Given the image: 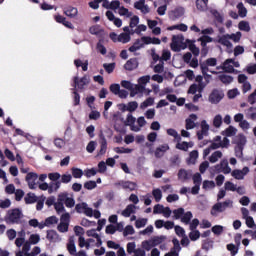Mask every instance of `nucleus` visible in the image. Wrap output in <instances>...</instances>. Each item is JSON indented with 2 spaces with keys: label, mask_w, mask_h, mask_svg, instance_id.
Wrapping results in <instances>:
<instances>
[{
  "label": "nucleus",
  "mask_w": 256,
  "mask_h": 256,
  "mask_svg": "<svg viewBox=\"0 0 256 256\" xmlns=\"http://www.w3.org/2000/svg\"><path fill=\"white\" fill-rule=\"evenodd\" d=\"M200 69L203 75L211 77V75H217V73H237L232 65L228 66H216V65H201Z\"/></svg>",
  "instance_id": "nucleus-1"
},
{
  "label": "nucleus",
  "mask_w": 256,
  "mask_h": 256,
  "mask_svg": "<svg viewBox=\"0 0 256 256\" xmlns=\"http://www.w3.org/2000/svg\"><path fill=\"white\" fill-rule=\"evenodd\" d=\"M21 219H23V212L19 208L8 210L5 216L6 223L10 225H19Z\"/></svg>",
  "instance_id": "nucleus-2"
},
{
  "label": "nucleus",
  "mask_w": 256,
  "mask_h": 256,
  "mask_svg": "<svg viewBox=\"0 0 256 256\" xmlns=\"http://www.w3.org/2000/svg\"><path fill=\"white\" fill-rule=\"evenodd\" d=\"M227 209H233V200L227 199L224 202L214 204L210 213L213 217H217L219 213H224Z\"/></svg>",
  "instance_id": "nucleus-3"
},
{
  "label": "nucleus",
  "mask_w": 256,
  "mask_h": 256,
  "mask_svg": "<svg viewBox=\"0 0 256 256\" xmlns=\"http://www.w3.org/2000/svg\"><path fill=\"white\" fill-rule=\"evenodd\" d=\"M150 56L152 57V61H154V63H157V61H159V63L164 64L165 61H169L171 59V51H169L168 49H163L162 55L160 56L155 48H151Z\"/></svg>",
  "instance_id": "nucleus-4"
},
{
  "label": "nucleus",
  "mask_w": 256,
  "mask_h": 256,
  "mask_svg": "<svg viewBox=\"0 0 256 256\" xmlns=\"http://www.w3.org/2000/svg\"><path fill=\"white\" fill-rule=\"evenodd\" d=\"M185 37L182 34L172 36V42L170 44L171 49L175 53H179L181 49H185Z\"/></svg>",
  "instance_id": "nucleus-5"
},
{
  "label": "nucleus",
  "mask_w": 256,
  "mask_h": 256,
  "mask_svg": "<svg viewBox=\"0 0 256 256\" xmlns=\"http://www.w3.org/2000/svg\"><path fill=\"white\" fill-rule=\"evenodd\" d=\"M31 246L29 245V242H27L22 250L16 252V256H37L39 253H41V248L39 246H36L32 249L31 252Z\"/></svg>",
  "instance_id": "nucleus-6"
},
{
  "label": "nucleus",
  "mask_w": 256,
  "mask_h": 256,
  "mask_svg": "<svg viewBox=\"0 0 256 256\" xmlns=\"http://www.w3.org/2000/svg\"><path fill=\"white\" fill-rule=\"evenodd\" d=\"M146 45H149V38H147V36H143L136 39L133 45L129 47L128 51H130V53H135L143 49Z\"/></svg>",
  "instance_id": "nucleus-7"
},
{
  "label": "nucleus",
  "mask_w": 256,
  "mask_h": 256,
  "mask_svg": "<svg viewBox=\"0 0 256 256\" xmlns=\"http://www.w3.org/2000/svg\"><path fill=\"white\" fill-rule=\"evenodd\" d=\"M90 78L89 76H84L81 79H79V76H75L73 78V87L77 91H83L87 85H89Z\"/></svg>",
  "instance_id": "nucleus-8"
},
{
  "label": "nucleus",
  "mask_w": 256,
  "mask_h": 256,
  "mask_svg": "<svg viewBox=\"0 0 256 256\" xmlns=\"http://www.w3.org/2000/svg\"><path fill=\"white\" fill-rule=\"evenodd\" d=\"M126 249L129 255H132L133 253V256H147L145 250L143 248H137V244H135V242H129L126 245Z\"/></svg>",
  "instance_id": "nucleus-9"
},
{
  "label": "nucleus",
  "mask_w": 256,
  "mask_h": 256,
  "mask_svg": "<svg viewBox=\"0 0 256 256\" xmlns=\"http://www.w3.org/2000/svg\"><path fill=\"white\" fill-rule=\"evenodd\" d=\"M230 141L227 139V137H224L223 140H221V136H216L213 139V142L211 143V149H219V148H227L229 147Z\"/></svg>",
  "instance_id": "nucleus-10"
},
{
  "label": "nucleus",
  "mask_w": 256,
  "mask_h": 256,
  "mask_svg": "<svg viewBox=\"0 0 256 256\" xmlns=\"http://www.w3.org/2000/svg\"><path fill=\"white\" fill-rule=\"evenodd\" d=\"M209 124L207 123V120H202L200 123V130L197 132V137L199 141H203L204 137H207L209 135Z\"/></svg>",
  "instance_id": "nucleus-11"
},
{
  "label": "nucleus",
  "mask_w": 256,
  "mask_h": 256,
  "mask_svg": "<svg viewBox=\"0 0 256 256\" xmlns=\"http://www.w3.org/2000/svg\"><path fill=\"white\" fill-rule=\"evenodd\" d=\"M214 43H219L220 45H223V47H226V49H233V43L230 41L229 34L217 36Z\"/></svg>",
  "instance_id": "nucleus-12"
},
{
  "label": "nucleus",
  "mask_w": 256,
  "mask_h": 256,
  "mask_svg": "<svg viewBox=\"0 0 256 256\" xmlns=\"http://www.w3.org/2000/svg\"><path fill=\"white\" fill-rule=\"evenodd\" d=\"M75 209L77 213H84L87 217H93V209L85 202L77 204Z\"/></svg>",
  "instance_id": "nucleus-13"
},
{
  "label": "nucleus",
  "mask_w": 256,
  "mask_h": 256,
  "mask_svg": "<svg viewBox=\"0 0 256 256\" xmlns=\"http://www.w3.org/2000/svg\"><path fill=\"white\" fill-rule=\"evenodd\" d=\"M225 97V94L221 90H213L211 94L209 95V102L217 105Z\"/></svg>",
  "instance_id": "nucleus-14"
},
{
  "label": "nucleus",
  "mask_w": 256,
  "mask_h": 256,
  "mask_svg": "<svg viewBox=\"0 0 256 256\" xmlns=\"http://www.w3.org/2000/svg\"><path fill=\"white\" fill-rule=\"evenodd\" d=\"M25 237H27V233L25 232V230H20L18 232V236L14 242L16 247H18V249H21V247L23 249V247H25V245H27L28 242L25 239Z\"/></svg>",
  "instance_id": "nucleus-15"
},
{
  "label": "nucleus",
  "mask_w": 256,
  "mask_h": 256,
  "mask_svg": "<svg viewBox=\"0 0 256 256\" xmlns=\"http://www.w3.org/2000/svg\"><path fill=\"white\" fill-rule=\"evenodd\" d=\"M37 179H39V176L35 172H30L26 175L29 189H37Z\"/></svg>",
  "instance_id": "nucleus-16"
},
{
  "label": "nucleus",
  "mask_w": 256,
  "mask_h": 256,
  "mask_svg": "<svg viewBox=\"0 0 256 256\" xmlns=\"http://www.w3.org/2000/svg\"><path fill=\"white\" fill-rule=\"evenodd\" d=\"M249 167H244L242 170L235 169L231 172V175L234 177V179H237L238 181H242V179H245V175L249 174Z\"/></svg>",
  "instance_id": "nucleus-17"
},
{
  "label": "nucleus",
  "mask_w": 256,
  "mask_h": 256,
  "mask_svg": "<svg viewBox=\"0 0 256 256\" xmlns=\"http://www.w3.org/2000/svg\"><path fill=\"white\" fill-rule=\"evenodd\" d=\"M134 9H137L143 15H147V13H150L151 11V8H149V5L145 4V0L136 1L134 3Z\"/></svg>",
  "instance_id": "nucleus-18"
},
{
  "label": "nucleus",
  "mask_w": 256,
  "mask_h": 256,
  "mask_svg": "<svg viewBox=\"0 0 256 256\" xmlns=\"http://www.w3.org/2000/svg\"><path fill=\"white\" fill-rule=\"evenodd\" d=\"M58 197L59 201H62L66 205V207H75V199H73V197H69V194L60 193Z\"/></svg>",
  "instance_id": "nucleus-19"
},
{
  "label": "nucleus",
  "mask_w": 256,
  "mask_h": 256,
  "mask_svg": "<svg viewBox=\"0 0 256 256\" xmlns=\"http://www.w3.org/2000/svg\"><path fill=\"white\" fill-rule=\"evenodd\" d=\"M135 121H137V118L133 116V114H128L126 118V125L130 127L131 131H134L135 133H139L141 131V128L137 125H135Z\"/></svg>",
  "instance_id": "nucleus-20"
},
{
  "label": "nucleus",
  "mask_w": 256,
  "mask_h": 256,
  "mask_svg": "<svg viewBox=\"0 0 256 256\" xmlns=\"http://www.w3.org/2000/svg\"><path fill=\"white\" fill-rule=\"evenodd\" d=\"M183 15H185V9H183V7H178L169 12V19H171V21H177V19L183 17Z\"/></svg>",
  "instance_id": "nucleus-21"
},
{
  "label": "nucleus",
  "mask_w": 256,
  "mask_h": 256,
  "mask_svg": "<svg viewBox=\"0 0 256 256\" xmlns=\"http://www.w3.org/2000/svg\"><path fill=\"white\" fill-rule=\"evenodd\" d=\"M198 117L196 114H191L186 120H185V127L187 129V131L191 130V129H195V127H197V123H195L197 121Z\"/></svg>",
  "instance_id": "nucleus-22"
},
{
  "label": "nucleus",
  "mask_w": 256,
  "mask_h": 256,
  "mask_svg": "<svg viewBox=\"0 0 256 256\" xmlns=\"http://www.w3.org/2000/svg\"><path fill=\"white\" fill-rule=\"evenodd\" d=\"M137 212V206L135 204H129L126 208L121 212L122 217H131V215H135Z\"/></svg>",
  "instance_id": "nucleus-23"
},
{
  "label": "nucleus",
  "mask_w": 256,
  "mask_h": 256,
  "mask_svg": "<svg viewBox=\"0 0 256 256\" xmlns=\"http://www.w3.org/2000/svg\"><path fill=\"white\" fill-rule=\"evenodd\" d=\"M86 235L88 237H93L94 239H96V243H95L96 247H101L103 245V240H101V236L98 235L97 230L95 229L88 230L86 232Z\"/></svg>",
  "instance_id": "nucleus-24"
},
{
  "label": "nucleus",
  "mask_w": 256,
  "mask_h": 256,
  "mask_svg": "<svg viewBox=\"0 0 256 256\" xmlns=\"http://www.w3.org/2000/svg\"><path fill=\"white\" fill-rule=\"evenodd\" d=\"M66 248L70 255L72 256L77 255V246H75V239L73 237L69 238Z\"/></svg>",
  "instance_id": "nucleus-25"
},
{
  "label": "nucleus",
  "mask_w": 256,
  "mask_h": 256,
  "mask_svg": "<svg viewBox=\"0 0 256 256\" xmlns=\"http://www.w3.org/2000/svg\"><path fill=\"white\" fill-rule=\"evenodd\" d=\"M141 93H145V86H140V84H133L132 89L130 90V97H135V95H139Z\"/></svg>",
  "instance_id": "nucleus-26"
},
{
  "label": "nucleus",
  "mask_w": 256,
  "mask_h": 256,
  "mask_svg": "<svg viewBox=\"0 0 256 256\" xmlns=\"http://www.w3.org/2000/svg\"><path fill=\"white\" fill-rule=\"evenodd\" d=\"M119 185L122 189H126L128 191H135L137 189V183L131 181H121L119 182Z\"/></svg>",
  "instance_id": "nucleus-27"
},
{
  "label": "nucleus",
  "mask_w": 256,
  "mask_h": 256,
  "mask_svg": "<svg viewBox=\"0 0 256 256\" xmlns=\"http://www.w3.org/2000/svg\"><path fill=\"white\" fill-rule=\"evenodd\" d=\"M191 171L189 170H185V169H180L178 171V179L179 181H182L184 183V181H187L189 179H191Z\"/></svg>",
  "instance_id": "nucleus-28"
},
{
  "label": "nucleus",
  "mask_w": 256,
  "mask_h": 256,
  "mask_svg": "<svg viewBox=\"0 0 256 256\" xmlns=\"http://www.w3.org/2000/svg\"><path fill=\"white\" fill-rule=\"evenodd\" d=\"M89 33H91V35H96V37H103L105 35V31L102 30L101 26L99 25L90 27Z\"/></svg>",
  "instance_id": "nucleus-29"
},
{
  "label": "nucleus",
  "mask_w": 256,
  "mask_h": 256,
  "mask_svg": "<svg viewBox=\"0 0 256 256\" xmlns=\"http://www.w3.org/2000/svg\"><path fill=\"white\" fill-rule=\"evenodd\" d=\"M78 13H79V10H77V8H75L73 6H68V7L64 8V14L67 17H70L71 19L77 17Z\"/></svg>",
  "instance_id": "nucleus-30"
},
{
  "label": "nucleus",
  "mask_w": 256,
  "mask_h": 256,
  "mask_svg": "<svg viewBox=\"0 0 256 256\" xmlns=\"http://www.w3.org/2000/svg\"><path fill=\"white\" fill-rule=\"evenodd\" d=\"M61 189V181H56V182H50L48 184V193L49 195L53 193H57Z\"/></svg>",
  "instance_id": "nucleus-31"
},
{
  "label": "nucleus",
  "mask_w": 256,
  "mask_h": 256,
  "mask_svg": "<svg viewBox=\"0 0 256 256\" xmlns=\"http://www.w3.org/2000/svg\"><path fill=\"white\" fill-rule=\"evenodd\" d=\"M166 151H169V145L168 144H164V145L159 146L155 150V157H157L158 159L163 157V155H165Z\"/></svg>",
  "instance_id": "nucleus-32"
},
{
  "label": "nucleus",
  "mask_w": 256,
  "mask_h": 256,
  "mask_svg": "<svg viewBox=\"0 0 256 256\" xmlns=\"http://www.w3.org/2000/svg\"><path fill=\"white\" fill-rule=\"evenodd\" d=\"M197 159H199V151L193 150L189 154V158L187 159L188 165H195L197 163Z\"/></svg>",
  "instance_id": "nucleus-33"
},
{
  "label": "nucleus",
  "mask_w": 256,
  "mask_h": 256,
  "mask_svg": "<svg viewBox=\"0 0 256 256\" xmlns=\"http://www.w3.org/2000/svg\"><path fill=\"white\" fill-rule=\"evenodd\" d=\"M236 147H242L245 148V145H247V137L243 134H239L235 138Z\"/></svg>",
  "instance_id": "nucleus-34"
},
{
  "label": "nucleus",
  "mask_w": 256,
  "mask_h": 256,
  "mask_svg": "<svg viewBox=\"0 0 256 256\" xmlns=\"http://www.w3.org/2000/svg\"><path fill=\"white\" fill-rule=\"evenodd\" d=\"M59 219L56 216H50L43 221V227H51L52 225H57Z\"/></svg>",
  "instance_id": "nucleus-35"
},
{
  "label": "nucleus",
  "mask_w": 256,
  "mask_h": 256,
  "mask_svg": "<svg viewBox=\"0 0 256 256\" xmlns=\"http://www.w3.org/2000/svg\"><path fill=\"white\" fill-rule=\"evenodd\" d=\"M191 147H193V142H178L176 144V149L180 151H188Z\"/></svg>",
  "instance_id": "nucleus-36"
},
{
  "label": "nucleus",
  "mask_w": 256,
  "mask_h": 256,
  "mask_svg": "<svg viewBox=\"0 0 256 256\" xmlns=\"http://www.w3.org/2000/svg\"><path fill=\"white\" fill-rule=\"evenodd\" d=\"M47 239L48 241H52L53 243H57L59 241V234L55 230L47 231Z\"/></svg>",
  "instance_id": "nucleus-37"
},
{
  "label": "nucleus",
  "mask_w": 256,
  "mask_h": 256,
  "mask_svg": "<svg viewBox=\"0 0 256 256\" xmlns=\"http://www.w3.org/2000/svg\"><path fill=\"white\" fill-rule=\"evenodd\" d=\"M218 78L224 85H231V83H233V77L227 74H220Z\"/></svg>",
  "instance_id": "nucleus-38"
},
{
  "label": "nucleus",
  "mask_w": 256,
  "mask_h": 256,
  "mask_svg": "<svg viewBox=\"0 0 256 256\" xmlns=\"http://www.w3.org/2000/svg\"><path fill=\"white\" fill-rule=\"evenodd\" d=\"M101 142H100V151L99 155H105L107 153V139H105V136L101 135Z\"/></svg>",
  "instance_id": "nucleus-39"
},
{
  "label": "nucleus",
  "mask_w": 256,
  "mask_h": 256,
  "mask_svg": "<svg viewBox=\"0 0 256 256\" xmlns=\"http://www.w3.org/2000/svg\"><path fill=\"white\" fill-rule=\"evenodd\" d=\"M28 225L30 226V227H33L34 229H44V227H43V221H41V222H39V220H37V219H30L29 221H28Z\"/></svg>",
  "instance_id": "nucleus-40"
},
{
  "label": "nucleus",
  "mask_w": 256,
  "mask_h": 256,
  "mask_svg": "<svg viewBox=\"0 0 256 256\" xmlns=\"http://www.w3.org/2000/svg\"><path fill=\"white\" fill-rule=\"evenodd\" d=\"M54 208L58 214L65 213V206L63 201L59 200V196L57 202L54 203Z\"/></svg>",
  "instance_id": "nucleus-41"
},
{
  "label": "nucleus",
  "mask_w": 256,
  "mask_h": 256,
  "mask_svg": "<svg viewBox=\"0 0 256 256\" xmlns=\"http://www.w3.org/2000/svg\"><path fill=\"white\" fill-rule=\"evenodd\" d=\"M155 73H162L164 77H173V74L171 72H166L163 65H156L154 66Z\"/></svg>",
  "instance_id": "nucleus-42"
},
{
  "label": "nucleus",
  "mask_w": 256,
  "mask_h": 256,
  "mask_svg": "<svg viewBox=\"0 0 256 256\" xmlns=\"http://www.w3.org/2000/svg\"><path fill=\"white\" fill-rule=\"evenodd\" d=\"M221 157H223V152L222 151H215L209 157V161H210V163H217V161H219V159H221Z\"/></svg>",
  "instance_id": "nucleus-43"
},
{
  "label": "nucleus",
  "mask_w": 256,
  "mask_h": 256,
  "mask_svg": "<svg viewBox=\"0 0 256 256\" xmlns=\"http://www.w3.org/2000/svg\"><path fill=\"white\" fill-rule=\"evenodd\" d=\"M223 135H225V137H233L235 135H237V128L233 127V126H229L228 128H226L223 133Z\"/></svg>",
  "instance_id": "nucleus-44"
},
{
  "label": "nucleus",
  "mask_w": 256,
  "mask_h": 256,
  "mask_svg": "<svg viewBox=\"0 0 256 256\" xmlns=\"http://www.w3.org/2000/svg\"><path fill=\"white\" fill-rule=\"evenodd\" d=\"M40 241L41 236H39V234H32L27 240V243H29V246L31 247V245H37V243H39Z\"/></svg>",
  "instance_id": "nucleus-45"
},
{
  "label": "nucleus",
  "mask_w": 256,
  "mask_h": 256,
  "mask_svg": "<svg viewBox=\"0 0 256 256\" xmlns=\"http://www.w3.org/2000/svg\"><path fill=\"white\" fill-rule=\"evenodd\" d=\"M191 219H193V213H191V211H188L182 215L181 222L185 225H189V223H191Z\"/></svg>",
  "instance_id": "nucleus-46"
},
{
  "label": "nucleus",
  "mask_w": 256,
  "mask_h": 256,
  "mask_svg": "<svg viewBox=\"0 0 256 256\" xmlns=\"http://www.w3.org/2000/svg\"><path fill=\"white\" fill-rule=\"evenodd\" d=\"M245 115H246L247 119H251L252 121H255L256 108L250 107L249 109L245 110Z\"/></svg>",
  "instance_id": "nucleus-47"
},
{
  "label": "nucleus",
  "mask_w": 256,
  "mask_h": 256,
  "mask_svg": "<svg viewBox=\"0 0 256 256\" xmlns=\"http://www.w3.org/2000/svg\"><path fill=\"white\" fill-rule=\"evenodd\" d=\"M238 14L239 17H247V8H245V5H243V2H240L237 4Z\"/></svg>",
  "instance_id": "nucleus-48"
},
{
  "label": "nucleus",
  "mask_w": 256,
  "mask_h": 256,
  "mask_svg": "<svg viewBox=\"0 0 256 256\" xmlns=\"http://www.w3.org/2000/svg\"><path fill=\"white\" fill-rule=\"evenodd\" d=\"M166 133L170 137H173L175 141H181V135H179V132H177V130L170 128L166 130Z\"/></svg>",
  "instance_id": "nucleus-49"
},
{
  "label": "nucleus",
  "mask_w": 256,
  "mask_h": 256,
  "mask_svg": "<svg viewBox=\"0 0 256 256\" xmlns=\"http://www.w3.org/2000/svg\"><path fill=\"white\" fill-rule=\"evenodd\" d=\"M221 125H223V116H221V114H217L213 118V127H215L216 129H219Z\"/></svg>",
  "instance_id": "nucleus-50"
},
{
  "label": "nucleus",
  "mask_w": 256,
  "mask_h": 256,
  "mask_svg": "<svg viewBox=\"0 0 256 256\" xmlns=\"http://www.w3.org/2000/svg\"><path fill=\"white\" fill-rule=\"evenodd\" d=\"M131 41V35L129 33L122 32L119 34V43H129Z\"/></svg>",
  "instance_id": "nucleus-51"
},
{
  "label": "nucleus",
  "mask_w": 256,
  "mask_h": 256,
  "mask_svg": "<svg viewBox=\"0 0 256 256\" xmlns=\"http://www.w3.org/2000/svg\"><path fill=\"white\" fill-rule=\"evenodd\" d=\"M208 0H196V7L198 11H207Z\"/></svg>",
  "instance_id": "nucleus-52"
},
{
  "label": "nucleus",
  "mask_w": 256,
  "mask_h": 256,
  "mask_svg": "<svg viewBox=\"0 0 256 256\" xmlns=\"http://www.w3.org/2000/svg\"><path fill=\"white\" fill-rule=\"evenodd\" d=\"M118 13L119 15H121V17H133V12H129V9L123 6L118 9Z\"/></svg>",
  "instance_id": "nucleus-53"
},
{
  "label": "nucleus",
  "mask_w": 256,
  "mask_h": 256,
  "mask_svg": "<svg viewBox=\"0 0 256 256\" xmlns=\"http://www.w3.org/2000/svg\"><path fill=\"white\" fill-rule=\"evenodd\" d=\"M189 50L191 51V53H193L194 57H198L200 50L199 48H197V46L195 45V43L191 42V41H187Z\"/></svg>",
  "instance_id": "nucleus-54"
},
{
  "label": "nucleus",
  "mask_w": 256,
  "mask_h": 256,
  "mask_svg": "<svg viewBox=\"0 0 256 256\" xmlns=\"http://www.w3.org/2000/svg\"><path fill=\"white\" fill-rule=\"evenodd\" d=\"M198 41L201 43L202 47H205L207 43H213V38L207 35H204L198 39Z\"/></svg>",
  "instance_id": "nucleus-55"
},
{
  "label": "nucleus",
  "mask_w": 256,
  "mask_h": 256,
  "mask_svg": "<svg viewBox=\"0 0 256 256\" xmlns=\"http://www.w3.org/2000/svg\"><path fill=\"white\" fill-rule=\"evenodd\" d=\"M152 195L156 201V203H159V201H161V199H163V193L161 192V189L156 188L152 191Z\"/></svg>",
  "instance_id": "nucleus-56"
},
{
  "label": "nucleus",
  "mask_w": 256,
  "mask_h": 256,
  "mask_svg": "<svg viewBox=\"0 0 256 256\" xmlns=\"http://www.w3.org/2000/svg\"><path fill=\"white\" fill-rule=\"evenodd\" d=\"M141 245L144 251H151V248L155 247L151 239L143 241Z\"/></svg>",
  "instance_id": "nucleus-57"
},
{
  "label": "nucleus",
  "mask_w": 256,
  "mask_h": 256,
  "mask_svg": "<svg viewBox=\"0 0 256 256\" xmlns=\"http://www.w3.org/2000/svg\"><path fill=\"white\" fill-rule=\"evenodd\" d=\"M165 239H167V237L165 236H154L151 238L154 247H157V245H161V243H163Z\"/></svg>",
  "instance_id": "nucleus-58"
},
{
  "label": "nucleus",
  "mask_w": 256,
  "mask_h": 256,
  "mask_svg": "<svg viewBox=\"0 0 256 256\" xmlns=\"http://www.w3.org/2000/svg\"><path fill=\"white\" fill-rule=\"evenodd\" d=\"M155 103V99L152 97H149L144 102L140 104V109H147V107H151Z\"/></svg>",
  "instance_id": "nucleus-59"
},
{
  "label": "nucleus",
  "mask_w": 256,
  "mask_h": 256,
  "mask_svg": "<svg viewBox=\"0 0 256 256\" xmlns=\"http://www.w3.org/2000/svg\"><path fill=\"white\" fill-rule=\"evenodd\" d=\"M149 81H151V76L149 75H146V76H142L138 79V85L140 87H144L145 88V85H147V83H149Z\"/></svg>",
  "instance_id": "nucleus-60"
},
{
  "label": "nucleus",
  "mask_w": 256,
  "mask_h": 256,
  "mask_svg": "<svg viewBox=\"0 0 256 256\" xmlns=\"http://www.w3.org/2000/svg\"><path fill=\"white\" fill-rule=\"evenodd\" d=\"M238 27H239L240 31H246V33H249L251 31V26H249V22H247V21H241L238 24Z\"/></svg>",
  "instance_id": "nucleus-61"
},
{
  "label": "nucleus",
  "mask_w": 256,
  "mask_h": 256,
  "mask_svg": "<svg viewBox=\"0 0 256 256\" xmlns=\"http://www.w3.org/2000/svg\"><path fill=\"white\" fill-rule=\"evenodd\" d=\"M17 231H15V229H8L6 231V236L9 239V241H15V239L17 238Z\"/></svg>",
  "instance_id": "nucleus-62"
},
{
  "label": "nucleus",
  "mask_w": 256,
  "mask_h": 256,
  "mask_svg": "<svg viewBox=\"0 0 256 256\" xmlns=\"http://www.w3.org/2000/svg\"><path fill=\"white\" fill-rule=\"evenodd\" d=\"M24 199H25V203H27L28 205H31L32 203H36L37 201V197L35 196L34 193H28Z\"/></svg>",
  "instance_id": "nucleus-63"
},
{
  "label": "nucleus",
  "mask_w": 256,
  "mask_h": 256,
  "mask_svg": "<svg viewBox=\"0 0 256 256\" xmlns=\"http://www.w3.org/2000/svg\"><path fill=\"white\" fill-rule=\"evenodd\" d=\"M147 218H139L136 220L135 222V227L136 229H141L143 227H145V225H147Z\"/></svg>",
  "instance_id": "nucleus-64"
}]
</instances>
